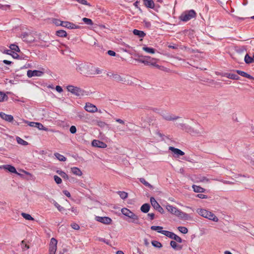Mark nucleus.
Here are the masks:
<instances>
[{"instance_id": "nucleus-57", "label": "nucleus", "mask_w": 254, "mask_h": 254, "mask_svg": "<svg viewBox=\"0 0 254 254\" xmlns=\"http://www.w3.org/2000/svg\"><path fill=\"white\" fill-rule=\"evenodd\" d=\"M75 0L77 1V2H78L80 4L91 6V5L89 3H88V2L86 0Z\"/></svg>"}, {"instance_id": "nucleus-62", "label": "nucleus", "mask_w": 254, "mask_h": 254, "mask_svg": "<svg viewBox=\"0 0 254 254\" xmlns=\"http://www.w3.org/2000/svg\"><path fill=\"white\" fill-rule=\"evenodd\" d=\"M107 53L109 55L111 56H116V53L113 51H112V50H109L108 52H107Z\"/></svg>"}, {"instance_id": "nucleus-32", "label": "nucleus", "mask_w": 254, "mask_h": 254, "mask_svg": "<svg viewBox=\"0 0 254 254\" xmlns=\"http://www.w3.org/2000/svg\"><path fill=\"white\" fill-rule=\"evenodd\" d=\"M142 50L148 53L152 54H154L155 52V50L154 49L150 47H148L145 46L143 47Z\"/></svg>"}, {"instance_id": "nucleus-42", "label": "nucleus", "mask_w": 254, "mask_h": 254, "mask_svg": "<svg viewBox=\"0 0 254 254\" xmlns=\"http://www.w3.org/2000/svg\"><path fill=\"white\" fill-rule=\"evenodd\" d=\"M21 215L26 220H34V219L29 214H27V213L22 212L21 213Z\"/></svg>"}, {"instance_id": "nucleus-21", "label": "nucleus", "mask_w": 254, "mask_h": 254, "mask_svg": "<svg viewBox=\"0 0 254 254\" xmlns=\"http://www.w3.org/2000/svg\"><path fill=\"white\" fill-rule=\"evenodd\" d=\"M236 72L240 75L246 77L250 79H254V77H253L252 76H251L250 74L247 73V72L241 71L240 70H236Z\"/></svg>"}, {"instance_id": "nucleus-60", "label": "nucleus", "mask_w": 254, "mask_h": 254, "mask_svg": "<svg viewBox=\"0 0 254 254\" xmlns=\"http://www.w3.org/2000/svg\"><path fill=\"white\" fill-rule=\"evenodd\" d=\"M98 240L100 242H104L105 243H106V244L109 245H110V242L109 240H106V239L105 238H98Z\"/></svg>"}, {"instance_id": "nucleus-39", "label": "nucleus", "mask_w": 254, "mask_h": 254, "mask_svg": "<svg viewBox=\"0 0 254 254\" xmlns=\"http://www.w3.org/2000/svg\"><path fill=\"white\" fill-rule=\"evenodd\" d=\"M35 125V127L38 128L39 130H43L45 131H47L48 130V128L44 127L43 125L40 123H36Z\"/></svg>"}, {"instance_id": "nucleus-20", "label": "nucleus", "mask_w": 254, "mask_h": 254, "mask_svg": "<svg viewBox=\"0 0 254 254\" xmlns=\"http://www.w3.org/2000/svg\"><path fill=\"white\" fill-rule=\"evenodd\" d=\"M169 150L172 151L174 154L178 155V156H183L185 154V153L179 149L176 148L174 147L170 146L169 148Z\"/></svg>"}, {"instance_id": "nucleus-3", "label": "nucleus", "mask_w": 254, "mask_h": 254, "mask_svg": "<svg viewBox=\"0 0 254 254\" xmlns=\"http://www.w3.org/2000/svg\"><path fill=\"white\" fill-rule=\"evenodd\" d=\"M197 212L201 216L212 220L214 222H217L219 220L218 218L213 213L205 209H198Z\"/></svg>"}, {"instance_id": "nucleus-6", "label": "nucleus", "mask_w": 254, "mask_h": 254, "mask_svg": "<svg viewBox=\"0 0 254 254\" xmlns=\"http://www.w3.org/2000/svg\"><path fill=\"white\" fill-rule=\"evenodd\" d=\"M158 233L163 234L167 237L175 240L177 242H182L183 240L182 238L173 232L168 231H159Z\"/></svg>"}, {"instance_id": "nucleus-10", "label": "nucleus", "mask_w": 254, "mask_h": 254, "mask_svg": "<svg viewBox=\"0 0 254 254\" xmlns=\"http://www.w3.org/2000/svg\"><path fill=\"white\" fill-rule=\"evenodd\" d=\"M21 38L23 41L28 43H31L34 41V38L33 37L32 35L26 32L23 33L21 34Z\"/></svg>"}, {"instance_id": "nucleus-48", "label": "nucleus", "mask_w": 254, "mask_h": 254, "mask_svg": "<svg viewBox=\"0 0 254 254\" xmlns=\"http://www.w3.org/2000/svg\"><path fill=\"white\" fill-rule=\"evenodd\" d=\"M118 193L120 195V196L121 197V198L123 199H125L126 198H127V193L125 192V191H119L118 192Z\"/></svg>"}, {"instance_id": "nucleus-51", "label": "nucleus", "mask_w": 254, "mask_h": 254, "mask_svg": "<svg viewBox=\"0 0 254 254\" xmlns=\"http://www.w3.org/2000/svg\"><path fill=\"white\" fill-rule=\"evenodd\" d=\"M10 8V5L8 4L3 5L0 3V9L4 10H6L7 9H9Z\"/></svg>"}, {"instance_id": "nucleus-45", "label": "nucleus", "mask_w": 254, "mask_h": 254, "mask_svg": "<svg viewBox=\"0 0 254 254\" xmlns=\"http://www.w3.org/2000/svg\"><path fill=\"white\" fill-rule=\"evenodd\" d=\"M20 246L23 251H25L29 249V246L25 243L24 240L21 241Z\"/></svg>"}, {"instance_id": "nucleus-38", "label": "nucleus", "mask_w": 254, "mask_h": 254, "mask_svg": "<svg viewBox=\"0 0 254 254\" xmlns=\"http://www.w3.org/2000/svg\"><path fill=\"white\" fill-rule=\"evenodd\" d=\"M189 133L192 135H200L201 134V132L199 129H194L192 127Z\"/></svg>"}, {"instance_id": "nucleus-35", "label": "nucleus", "mask_w": 254, "mask_h": 254, "mask_svg": "<svg viewBox=\"0 0 254 254\" xmlns=\"http://www.w3.org/2000/svg\"><path fill=\"white\" fill-rule=\"evenodd\" d=\"M139 181L143 184L145 186L149 188L150 189H152L153 186L150 185L148 182L146 181L144 178H141L139 179Z\"/></svg>"}, {"instance_id": "nucleus-44", "label": "nucleus", "mask_w": 254, "mask_h": 254, "mask_svg": "<svg viewBox=\"0 0 254 254\" xmlns=\"http://www.w3.org/2000/svg\"><path fill=\"white\" fill-rule=\"evenodd\" d=\"M151 244L155 248H161L162 247L161 243L157 241H152Z\"/></svg>"}, {"instance_id": "nucleus-19", "label": "nucleus", "mask_w": 254, "mask_h": 254, "mask_svg": "<svg viewBox=\"0 0 254 254\" xmlns=\"http://www.w3.org/2000/svg\"><path fill=\"white\" fill-rule=\"evenodd\" d=\"M0 117L3 120L8 122H11L13 121V117L10 115H7L3 112L0 113Z\"/></svg>"}, {"instance_id": "nucleus-28", "label": "nucleus", "mask_w": 254, "mask_h": 254, "mask_svg": "<svg viewBox=\"0 0 254 254\" xmlns=\"http://www.w3.org/2000/svg\"><path fill=\"white\" fill-rule=\"evenodd\" d=\"M71 172L75 175L81 176L82 175L81 171L77 167H73L71 168Z\"/></svg>"}, {"instance_id": "nucleus-61", "label": "nucleus", "mask_w": 254, "mask_h": 254, "mask_svg": "<svg viewBox=\"0 0 254 254\" xmlns=\"http://www.w3.org/2000/svg\"><path fill=\"white\" fill-rule=\"evenodd\" d=\"M197 196L200 198H202V199H206V198H208V196L207 195H205V194H198L197 195Z\"/></svg>"}, {"instance_id": "nucleus-16", "label": "nucleus", "mask_w": 254, "mask_h": 254, "mask_svg": "<svg viewBox=\"0 0 254 254\" xmlns=\"http://www.w3.org/2000/svg\"><path fill=\"white\" fill-rule=\"evenodd\" d=\"M1 167H2V169H4V170H7L8 172L10 173H14L19 175H20V174L18 173L16 171L15 168L12 165H4L1 166Z\"/></svg>"}, {"instance_id": "nucleus-55", "label": "nucleus", "mask_w": 254, "mask_h": 254, "mask_svg": "<svg viewBox=\"0 0 254 254\" xmlns=\"http://www.w3.org/2000/svg\"><path fill=\"white\" fill-rule=\"evenodd\" d=\"M54 205L57 208L59 211L62 212L65 210V209L61 206L59 204H58L57 202H55Z\"/></svg>"}, {"instance_id": "nucleus-9", "label": "nucleus", "mask_w": 254, "mask_h": 254, "mask_svg": "<svg viewBox=\"0 0 254 254\" xmlns=\"http://www.w3.org/2000/svg\"><path fill=\"white\" fill-rule=\"evenodd\" d=\"M57 241L56 239L52 238L49 246V254H55L57 250Z\"/></svg>"}, {"instance_id": "nucleus-64", "label": "nucleus", "mask_w": 254, "mask_h": 254, "mask_svg": "<svg viewBox=\"0 0 254 254\" xmlns=\"http://www.w3.org/2000/svg\"><path fill=\"white\" fill-rule=\"evenodd\" d=\"M61 177L63 179H65V180H68L69 179L68 175L64 172L62 174H61Z\"/></svg>"}, {"instance_id": "nucleus-41", "label": "nucleus", "mask_w": 254, "mask_h": 254, "mask_svg": "<svg viewBox=\"0 0 254 254\" xmlns=\"http://www.w3.org/2000/svg\"><path fill=\"white\" fill-rule=\"evenodd\" d=\"M9 48L12 52L15 51L17 52H20V51L18 46L15 44H11Z\"/></svg>"}, {"instance_id": "nucleus-15", "label": "nucleus", "mask_w": 254, "mask_h": 254, "mask_svg": "<svg viewBox=\"0 0 254 254\" xmlns=\"http://www.w3.org/2000/svg\"><path fill=\"white\" fill-rule=\"evenodd\" d=\"M63 27L67 28L69 29H79L80 28L79 26L76 25L73 23L68 21H64L63 23Z\"/></svg>"}, {"instance_id": "nucleus-59", "label": "nucleus", "mask_w": 254, "mask_h": 254, "mask_svg": "<svg viewBox=\"0 0 254 254\" xmlns=\"http://www.w3.org/2000/svg\"><path fill=\"white\" fill-rule=\"evenodd\" d=\"M71 227H72V229H73L74 230H79L80 228L79 226L77 224L75 223L71 224Z\"/></svg>"}, {"instance_id": "nucleus-50", "label": "nucleus", "mask_w": 254, "mask_h": 254, "mask_svg": "<svg viewBox=\"0 0 254 254\" xmlns=\"http://www.w3.org/2000/svg\"><path fill=\"white\" fill-rule=\"evenodd\" d=\"M21 121H22L24 123H25L27 124L29 126L32 127H36V123L35 122H30L28 121H26L24 120H20Z\"/></svg>"}, {"instance_id": "nucleus-29", "label": "nucleus", "mask_w": 254, "mask_h": 254, "mask_svg": "<svg viewBox=\"0 0 254 254\" xmlns=\"http://www.w3.org/2000/svg\"><path fill=\"white\" fill-rule=\"evenodd\" d=\"M225 76L233 80H239L240 79V77L234 73H227L225 74Z\"/></svg>"}, {"instance_id": "nucleus-53", "label": "nucleus", "mask_w": 254, "mask_h": 254, "mask_svg": "<svg viewBox=\"0 0 254 254\" xmlns=\"http://www.w3.org/2000/svg\"><path fill=\"white\" fill-rule=\"evenodd\" d=\"M96 123L97 125L100 127H104L105 126H107V125L105 122L101 121H97Z\"/></svg>"}, {"instance_id": "nucleus-22", "label": "nucleus", "mask_w": 254, "mask_h": 254, "mask_svg": "<svg viewBox=\"0 0 254 254\" xmlns=\"http://www.w3.org/2000/svg\"><path fill=\"white\" fill-rule=\"evenodd\" d=\"M178 126H180L181 127V128L183 130H185L186 132H188V133H190L191 129V127L188 126V125H186L184 124H183V123H180L178 124L177 125Z\"/></svg>"}, {"instance_id": "nucleus-30", "label": "nucleus", "mask_w": 254, "mask_h": 254, "mask_svg": "<svg viewBox=\"0 0 254 254\" xmlns=\"http://www.w3.org/2000/svg\"><path fill=\"white\" fill-rule=\"evenodd\" d=\"M192 187L193 189V191L195 192H204L205 191L204 189L195 185H193Z\"/></svg>"}, {"instance_id": "nucleus-47", "label": "nucleus", "mask_w": 254, "mask_h": 254, "mask_svg": "<svg viewBox=\"0 0 254 254\" xmlns=\"http://www.w3.org/2000/svg\"><path fill=\"white\" fill-rule=\"evenodd\" d=\"M178 229L180 232L184 234H187L188 232V229L186 227L183 226L178 227Z\"/></svg>"}, {"instance_id": "nucleus-8", "label": "nucleus", "mask_w": 254, "mask_h": 254, "mask_svg": "<svg viewBox=\"0 0 254 254\" xmlns=\"http://www.w3.org/2000/svg\"><path fill=\"white\" fill-rule=\"evenodd\" d=\"M150 202L153 208L161 214L164 213V210L153 197H150Z\"/></svg>"}, {"instance_id": "nucleus-17", "label": "nucleus", "mask_w": 254, "mask_h": 254, "mask_svg": "<svg viewBox=\"0 0 254 254\" xmlns=\"http://www.w3.org/2000/svg\"><path fill=\"white\" fill-rule=\"evenodd\" d=\"M176 216L178 217L180 219H184L185 220H188L190 218V216L188 214L184 212L179 209L176 214Z\"/></svg>"}, {"instance_id": "nucleus-52", "label": "nucleus", "mask_w": 254, "mask_h": 254, "mask_svg": "<svg viewBox=\"0 0 254 254\" xmlns=\"http://www.w3.org/2000/svg\"><path fill=\"white\" fill-rule=\"evenodd\" d=\"M150 228L152 230L157 231L158 232L159 231H163V227L161 226H152Z\"/></svg>"}, {"instance_id": "nucleus-25", "label": "nucleus", "mask_w": 254, "mask_h": 254, "mask_svg": "<svg viewBox=\"0 0 254 254\" xmlns=\"http://www.w3.org/2000/svg\"><path fill=\"white\" fill-rule=\"evenodd\" d=\"M144 4L148 8H153L154 3L153 0H143Z\"/></svg>"}, {"instance_id": "nucleus-58", "label": "nucleus", "mask_w": 254, "mask_h": 254, "mask_svg": "<svg viewBox=\"0 0 254 254\" xmlns=\"http://www.w3.org/2000/svg\"><path fill=\"white\" fill-rule=\"evenodd\" d=\"M69 131L71 133L74 134L76 132V128L74 126H72L70 127L69 128Z\"/></svg>"}, {"instance_id": "nucleus-18", "label": "nucleus", "mask_w": 254, "mask_h": 254, "mask_svg": "<svg viewBox=\"0 0 254 254\" xmlns=\"http://www.w3.org/2000/svg\"><path fill=\"white\" fill-rule=\"evenodd\" d=\"M166 208L169 212L176 216L179 210L177 207H174L170 204L166 205Z\"/></svg>"}, {"instance_id": "nucleus-56", "label": "nucleus", "mask_w": 254, "mask_h": 254, "mask_svg": "<svg viewBox=\"0 0 254 254\" xmlns=\"http://www.w3.org/2000/svg\"><path fill=\"white\" fill-rule=\"evenodd\" d=\"M11 55L14 59H22V58L19 55H18L16 53H15L14 52H12Z\"/></svg>"}, {"instance_id": "nucleus-40", "label": "nucleus", "mask_w": 254, "mask_h": 254, "mask_svg": "<svg viewBox=\"0 0 254 254\" xmlns=\"http://www.w3.org/2000/svg\"><path fill=\"white\" fill-rule=\"evenodd\" d=\"M55 156L59 160L61 161H65L66 160V158L60 153H55Z\"/></svg>"}, {"instance_id": "nucleus-46", "label": "nucleus", "mask_w": 254, "mask_h": 254, "mask_svg": "<svg viewBox=\"0 0 254 254\" xmlns=\"http://www.w3.org/2000/svg\"><path fill=\"white\" fill-rule=\"evenodd\" d=\"M82 20L87 25H92L93 24V23L91 19L84 17L83 18Z\"/></svg>"}, {"instance_id": "nucleus-24", "label": "nucleus", "mask_w": 254, "mask_h": 254, "mask_svg": "<svg viewBox=\"0 0 254 254\" xmlns=\"http://www.w3.org/2000/svg\"><path fill=\"white\" fill-rule=\"evenodd\" d=\"M144 58H146L147 60H143V59H135V60L137 61V62H140V63H143L144 64H145L146 65H150V64L154 65L153 64H151L149 61H148V59H151L150 57L146 56V57H144Z\"/></svg>"}, {"instance_id": "nucleus-2", "label": "nucleus", "mask_w": 254, "mask_h": 254, "mask_svg": "<svg viewBox=\"0 0 254 254\" xmlns=\"http://www.w3.org/2000/svg\"><path fill=\"white\" fill-rule=\"evenodd\" d=\"M123 214L127 216L129 220H126L129 223H132L136 224H139V218L138 216L127 208H123L121 209Z\"/></svg>"}, {"instance_id": "nucleus-14", "label": "nucleus", "mask_w": 254, "mask_h": 254, "mask_svg": "<svg viewBox=\"0 0 254 254\" xmlns=\"http://www.w3.org/2000/svg\"><path fill=\"white\" fill-rule=\"evenodd\" d=\"M92 145L94 147H96L98 148H104L107 147V144L98 140L94 139L92 142Z\"/></svg>"}, {"instance_id": "nucleus-11", "label": "nucleus", "mask_w": 254, "mask_h": 254, "mask_svg": "<svg viewBox=\"0 0 254 254\" xmlns=\"http://www.w3.org/2000/svg\"><path fill=\"white\" fill-rule=\"evenodd\" d=\"M44 74V71L38 70H28L27 72V76L29 78L33 76H41Z\"/></svg>"}, {"instance_id": "nucleus-12", "label": "nucleus", "mask_w": 254, "mask_h": 254, "mask_svg": "<svg viewBox=\"0 0 254 254\" xmlns=\"http://www.w3.org/2000/svg\"><path fill=\"white\" fill-rule=\"evenodd\" d=\"M84 109L86 111L90 113H95L98 111L96 106L90 103H86Z\"/></svg>"}, {"instance_id": "nucleus-7", "label": "nucleus", "mask_w": 254, "mask_h": 254, "mask_svg": "<svg viewBox=\"0 0 254 254\" xmlns=\"http://www.w3.org/2000/svg\"><path fill=\"white\" fill-rule=\"evenodd\" d=\"M159 114L164 119L167 121H174L180 118L178 116L170 114V113H167L164 111H161L160 113H159Z\"/></svg>"}, {"instance_id": "nucleus-63", "label": "nucleus", "mask_w": 254, "mask_h": 254, "mask_svg": "<svg viewBox=\"0 0 254 254\" xmlns=\"http://www.w3.org/2000/svg\"><path fill=\"white\" fill-rule=\"evenodd\" d=\"M200 181L202 182H208L209 180L205 177H202L200 178Z\"/></svg>"}, {"instance_id": "nucleus-23", "label": "nucleus", "mask_w": 254, "mask_h": 254, "mask_svg": "<svg viewBox=\"0 0 254 254\" xmlns=\"http://www.w3.org/2000/svg\"><path fill=\"white\" fill-rule=\"evenodd\" d=\"M178 126H180L181 127V128L183 130H185L186 132H188V133H190L191 129V127L188 126V125H186L184 124H183V123H180L178 124L177 125Z\"/></svg>"}, {"instance_id": "nucleus-49", "label": "nucleus", "mask_w": 254, "mask_h": 254, "mask_svg": "<svg viewBox=\"0 0 254 254\" xmlns=\"http://www.w3.org/2000/svg\"><path fill=\"white\" fill-rule=\"evenodd\" d=\"M53 22L57 26H63V23L64 21H62L59 19H54L53 20Z\"/></svg>"}, {"instance_id": "nucleus-36", "label": "nucleus", "mask_w": 254, "mask_h": 254, "mask_svg": "<svg viewBox=\"0 0 254 254\" xmlns=\"http://www.w3.org/2000/svg\"><path fill=\"white\" fill-rule=\"evenodd\" d=\"M16 139V141H17V143L19 144H21V145H22L24 146H25V145H27L28 144V143L27 141L24 140L23 139L21 138L20 137L17 136Z\"/></svg>"}, {"instance_id": "nucleus-37", "label": "nucleus", "mask_w": 254, "mask_h": 254, "mask_svg": "<svg viewBox=\"0 0 254 254\" xmlns=\"http://www.w3.org/2000/svg\"><path fill=\"white\" fill-rule=\"evenodd\" d=\"M244 60L245 63L248 64L254 63L252 57H250L248 54L246 55Z\"/></svg>"}, {"instance_id": "nucleus-4", "label": "nucleus", "mask_w": 254, "mask_h": 254, "mask_svg": "<svg viewBox=\"0 0 254 254\" xmlns=\"http://www.w3.org/2000/svg\"><path fill=\"white\" fill-rule=\"evenodd\" d=\"M196 15V14L195 11L193 9H191L183 12L179 18L183 21L187 22L191 19L195 17Z\"/></svg>"}, {"instance_id": "nucleus-43", "label": "nucleus", "mask_w": 254, "mask_h": 254, "mask_svg": "<svg viewBox=\"0 0 254 254\" xmlns=\"http://www.w3.org/2000/svg\"><path fill=\"white\" fill-rule=\"evenodd\" d=\"M8 96L3 92L0 91V102L7 100Z\"/></svg>"}, {"instance_id": "nucleus-34", "label": "nucleus", "mask_w": 254, "mask_h": 254, "mask_svg": "<svg viewBox=\"0 0 254 254\" xmlns=\"http://www.w3.org/2000/svg\"><path fill=\"white\" fill-rule=\"evenodd\" d=\"M113 75V78L118 81V82H120V81H125V78L122 77L119 74H115L114 75Z\"/></svg>"}, {"instance_id": "nucleus-27", "label": "nucleus", "mask_w": 254, "mask_h": 254, "mask_svg": "<svg viewBox=\"0 0 254 254\" xmlns=\"http://www.w3.org/2000/svg\"><path fill=\"white\" fill-rule=\"evenodd\" d=\"M132 32L134 35L137 36L139 38H143L146 35V34L143 31L137 29H134Z\"/></svg>"}, {"instance_id": "nucleus-33", "label": "nucleus", "mask_w": 254, "mask_h": 254, "mask_svg": "<svg viewBox=\"0 0 254 254\" xmlns=\"http://www.w3.org/2000/svg\"><path fill=\"white\" fill-rule=\"evenodd\" d=\"M57 36L61 37H65L67 36V33L65 31L63 30H58L56 32Z\"/></svg>"}, {"instance_id": "nucleus-31", "label": "nucleus", "mask_w": 254, "mask_h": 254, "mask_svg": "<svg viewBox=\"0 0 254 254\" xmlns=\"http://www.w3.org/2000/svg\"><path fill=\"white\" fill-rule=\"evenodd\" d=\"M171 246L175 250H180L182 249V246L178 245L176 241H171L170 242Z\"/></svg>"}, {"instance_id": "nucleus-5", "label": "nucleus", "mask_w": 254, "mask_h": 254, "mask_svg": "<svg viewBox=\"0 0 254 254\" xmlns=\"http://www.w3.org/2000/svg\"><path fill=\"white\" fill-rule=\"evenodd\" d=\"M68 91L71 92L72 94H74L77 96H81L85 94L86 92L83 89L78 87H75L72 85H68L66 87ZM87 95V94H86Z\"/></svg>"}, {"instance_id": "nucleus-26", "label": "nucleus", "mask_w": 254, "mask_h": 254, "mask_svg": "<svg viewBox=\"0 0 254 254\" xmlns=\"http://www.w3.org/2000/svg\"><path fill=\"white\" fill-rule=\"evenodd\" d=\"M150 205L149 203H144L140 207V210L143 213H147L150 209Z\"/></svg>"}, {"instance_id": "nucleus-1", "label": "nucleus", "mask_w": 254, "mask_h": 254, "mask_svg": "<svg viewBox=\"0 0 254 254\" xmlns=\"http://www.w3.org/2000/svg\"><path fill=\"white\" fill-rule=\"evenodd\" d=\"M94 67L91 64L80 63L76 65V70L80 73L86 75H91L94 74Z\"/></svg>"}, {"instance_id": "nucleus-13", "label": "nucleus", "mask_w": 254, "mask_h": 254, "mask_svg": "<svg viewBox=\"0 0 254 254\" xmlns=\"http://www.w3.org/2000/svg\"><path fill=\"white\" fill-rule=\"evenodd\" d=\"M95 219L98 222L104 224H110L112 222V219L108 217L96 216Z\"/></svg>"}, {"instance_id": "nucleus-54", "label": "nucleus", "mask_w": 254, "mask_h": 254, "mask_svg": "<svg viewBox=\"0 0 254 254\" xmlns=\"http://www.w3.org/2000/svg\"><path fill=\"white\" fill-rule=\"evenodd\" d=\"M54 179L55 181L56 182V183L57 184H60L62 182V180L61 178L57 175H55L54 176Z\"/></svg>"}]
</instances>
